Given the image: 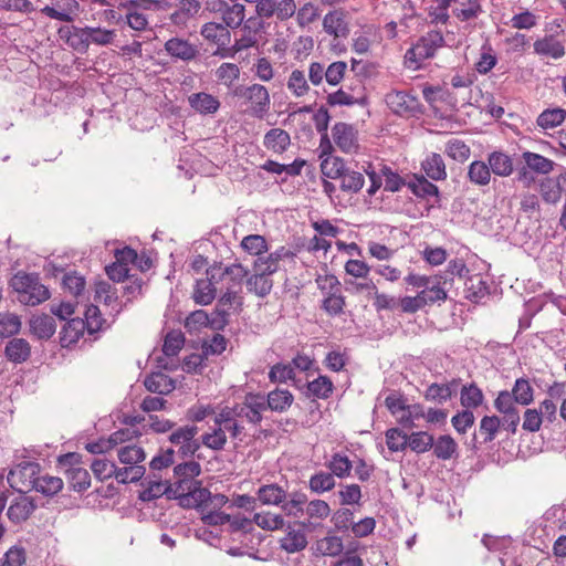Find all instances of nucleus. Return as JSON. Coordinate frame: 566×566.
Wrapping results in <instances>:
<instances>
[{
	"label": "nucleus",
	"instance_id": "nucleus-1",
	"mask_svg": "<svg viewBox=\"0 0 566 566\" xmlns=\"http://www.w3.org/2000/svg\"><path fill=\"white\" fill-rule=\"evenodd\" d=\"M247 401L248 397H245L243 403L222 408L218 416L213 418L212 432L202 436V444L212 450H221L227 441L226 431L231 432V436L237 438L244 429L243 418L248 416L245 412Z\"/></svg>",
	"mask_w": 566,
	"mask_h": 566
},
{
	"label": "nucleus",
	"instance_id": "nucleus-2",
	"mask_svg": "<svg viewBox=\"0 0 566 566\" xmlns=\"http://www.w3.org/2000/svg\"><path fill=\"white\" fill-rule=\"evenodd\" d=\"M211 279L217 280L220 303L232 304L237 302L238 293L242 290V281L247 270L241 264L223 265L222 263L210 266Z\"/></svg>",
	"mask_w": 566,
	"mask_h": 566
},
{
	"label": "nucleus",
	"instance_id": "nucleus-3",
	"mask_svg": "<svg viewBox=\"0 0 566 566\" xmlns=\"http://www.w3.org/2000/svg\"><path fill=\"white\" fill-rule=\"evenodd\" d=\"M11 286L18 294V301L28 306H36L49 300L51 295L49 289L34 273H17L11 280Z\"/></svg>",
	"mask_w": 566,
	"mask_h": 566
},
{
	"label": "nucleus",
	"instance_id": "nucleus-4",
	"mask_svg": "<svg viewBox=\"0 0 566 566\" xmlns=\"http://www.w3.org/2000/svg\"><path fill=\"white\" fill-rule=\"evenodd\" d=\"M259 397L250 395V422L258 423L262 420L261 412L272 410L283 412L291 407L294 397L287 389H275L268 395V401H258Z\"/></svg>",
	"mask_w": 566,
	"mask_h": 566
},
{
	"label": "nucleus",
	"instance_id": "nucleus-5",
	"mask_svg": "<svg viewBox=\"0 0 566 566\" xmlns=\"http://www.w3.org/2000/svg\"><path fill=\"white\" fill-rule=\"evenodd\" d=\"M281 254L270 253L266 258H258L253 263L254 274L250 277V285L253 286L255 294L265 296L272 289L270 275L277 269Z\"/></svg>",
	"mask_w": 566,
	"mask_h": 566
},
{
	"label": "nucleus",
	"instance_id": "nucleus-6",
	"mask_svg": "<svg viewBox=\"0 0 566 566\" xmlns=\"http://www.w3.org/2000/svg\"><path fill=\"white\" fill-rule=\"evenodd\" d=\"M443 43L444 38L440 31H430L407 51L406 60L418 67L421 61L432 57Z\"/></svg>",
	"mask_w": 566,
	"mask_h": 566
},
{
	"label": "nucleus",
	"instance_id": "nucleus-7",
	"mask_svg": "<svg viewBox=\"0 0 566 566\" xmlns=\"http://www.w3.org/2000/svg\"><path fill=\"white\" fill-rule=\"evenodd\" d=\"M41 468L36 462H21L8 474V482L19 493L34 490Z\"/></svg>",
	"mask_w": 566,
	"mask_h": 566
},
{
	"label": "nucleus",
	"instance_id": "nucleus-8",
	"mask_svg": "<svg viewBox=\"0 0 566 566\" xmlns=\"http://www.w3.org/2000/svg\"><path fill=\"white\" fill-rule=\"evenodd\" d=\"M386 104L397 115L415 116L420 112L419 99L402 91H391L386 95Z\"/></svg>",
	"mask_w": 566,
	"mask_h": 566
},
{
	"label": "nucleus",
	"instance_id": "nucleus-9",
	"mask_svg": "<svg viewBox=\"0 0 566 566\" xmlns=\"http://www.w3.org/2000/svg\"><path fill=\"white\" fill-rule=\"evenodd\" d=\"M331 514L329 504L319 499L307 501L305 504L304 515L305 518L300 522L301 526L307 531H314L322 526V523Z\"/></svg>",
	"mask_w": 566,
	"mask_h": 566
},
{
	"label": "nucleus",
	"instance_id": "nucleus-10",
	"mask_svg": "<svg viewBox=\"0 0 566 566\" xmlns=\"http://www.w3.org/2000/svg\"><path fill=\"white\" fill-rule=\"evenodd\" d=\"M197 433L198 428L196 426H184L169 436V441L179 446V452L184 457L192 455L200 448V443L195 439Z\"/></svg>",
	"mask_w": 566,
	"mask_h": 566
},
{
	"label": "nucleus",
	"instance_id": "nucleus-11",
	"mask_svg": "<svg viewBox=\"0 0 566 566\" xmlns=\"http://www.w3.org/2000/svg\"><path fill=\"white\" fill-rule=\"evenodd\" d=\"M332 135L342 151L352 154L358 149L357 132L352 125L337 123L332 129Z\"/></svg>",
	"mask_w": 566,
	"mask_h": 566
},
{
	"label": "nucleus",
	"instance_id": "nucleus-12",
	"mask_svg": "<svg viewBox=\"0 0 566 566\" xmlns=\"http://www.w3.org/2000/svg\"><path fill=\"white\" fill-rule=\"evenodd\" d=\"M201 472L200 464L196 461H188L175 467L174 473L177 478L175 481V493L188 491L195 480Z\"/></svg>",
	"mask_w": 566,
	"mask_h": 566
},
{
	"label": "nucleus",
	"instance_id": "nucleus-13",
	"mask_svg": "<svg viewBox=\"0 0 566 566\" xmlns=\"http://www.w3.org/2000/svg\"><path fill=\"white\" fill-rule=\"evenodd\" d=\"M220 286L217 280L211 279L210 266L206 270V277L198 279L192 297L197 304H210L219 293Z\"/></svg>",
	"mask_w": 566,
	"mask_h": 566
},
{
	"label": "nucleus",
	"instance_id": "nucleus-14",
	"mask_svg": "<svg viewBox=\"0 0 566 566\" xmlns=\"http://www.w3.org/2000/svg\"><path fill=\"white\" fill-rule=\"evenodd\" d=\"M202 521L205 524L213 526L229 524L232 532H239L244 528L248 518L240 513L211 511L203 514Z\"/></svg>",
	"mask_w": 566,
	"mask_h": 566
},
{
	"label": "nucleus",
	"instance_id": "nucleus-15",
	"mask_svg": "<svg viewBox=\"0 0 566 566\" xmlns=\"http://www.w3.org/2000/svg\"><path fill=\"white\" fill-rule=\"evenodd\" d=\"M452 283V279L442 275L430 276V284H427L419 293L426 300V305L447 300L446 285Z\"/></svg>",
	"mask_w": 566,
	"mask_h": 566
},
{
	"label": "nucleus",
	"instance_id": "nucleus-16",
	"mask_svg": "<svg viewBox=\"0 0 566 566\" xmlns=\"http://www.w3.org/2000/svg\"><path fill=\"white\" fill-rule=\"evenodd\" d=\"M534 53L539 56L559 60L565 55V48L555 34H546L537 39L534 44Z\"/></svg>",
	"mask_w": 566,
	"mask_h": 566
},
{
	"label": "nucleus",
	"instance_id": "nucleus-17",
	"mask_svg": "<svg viewBox=\"0 0 566 566\" xmlns=\"http://www.w3.org/2000/svg\"><path fill=\"white\" fill-rule=\"evenodd\" d=\"M59 34L65 38L66 43L77 52H86L90 46L88 27L80 28L76 25L60 28Z\"/></svg>",
	"mask_w": 566,
	"mask_h": 566
},
{
	"label": "nucleus",
	"instance_id": "nucleus-18",
	"mask_svg": "<svg viewBox=\"0 0 566 566\" xmlns=\"http://www.w3.org/2000/svg\"><path fill=\"white\" fill-rule=\"evenodd\" d=\"M35 507L36 505L34 504L33 500L27 496L25 493H21L10 504L7 515L11 522L19 524L27 521Z\"/></svg>",
	"mask_w": 566,
	"mask_h": 566
},
{
	"label": "nucleus",
	"instance_id": "nucleus-19",
	"mask_svg": "<svg viewBox=\"0 0 566 566\" xmlns=\"http://www.w3.org/2000/svg\"><path fill=\"white\" fill-rule=\"evenodd\" d=\"M200 8L198 0H181L170 14V21L178 28H187L188 23L196 18Z\"/></svg>",
	"mask_w": 566,
	"mask_h": 566
},
{
	"label": "nucleus",
	"instance_id": "nucleus-20",
	"mask_svg": "<svg viewBox=\"0 0 566 566\" xmlns=\"http://www.w3.org/2000/svg\"><path fill=\"white\" fill-rule=\"evenodd\" d=\"M166 52L175 57L182 61H191L198 54L196 45L191 44L188 40L180 38H171L165 43Z\"/></svg>",
	"mask_w": 566,
	"mask_h": 566
},
{
	"label": "nucleus",
	"instance_id": "nucleus-21",
	"mask_svg": "<svg viewBox=\"0 0 566 566\" xmlns=\"http://www.w3.org/2000/svg\"><path fill=\"white\" fill-rule=\"evenodd\" d=\"M323 29L326 33L335 38L347 36L349 29L345 20V12L343 10H334L325 14L323 19Z\"/></svg>",
	"mask_w": 566,
	"mask_h": 566
},
{
	"label": "nucleus",
	"instance_id": "nucleus-22",
	"mask_svg": "<svg viewBox=\"0 0 566 566\" xmlns=\"http://www.w3.org/2000/svg\"><path fill=\"white\" fill-rule=\"evenodd\" d=\"M407 187L418 198L428 199L434 197L437 202L440 199L439 188L423 175H413L412 178L407 181Z\"/></svg>",
	"mask_w": 566,
	"mask_h": 566
},
{
	"label": "nucleus",
	"instance_id": "nucleus-23",
	"mask_svg": "<svg viewBox=\"0 0 566 566\" xmlns=\"http://www.w3.org/2000/svg\"><path fill=\"white\" fill-rule=\"evenodd\" d=\"M4 356L13 364H22L31 356V345L24 338L13 337L6 344Z\"/></svg>",
	"mask_w": 566,
	"mask_h": 566
},
{
	"label": "nucleus",
	"instance_id": "nucleus-24",
	"mask_svg": "<svg viewBox=\"0 0 566 566\" xmlns=\"http://www.w3.org/2000/svg\"><path fill=\"white\" fill-rule=\"evenodd\" d=\"M270 108V95L268 90L260 84L250 86V113L262 118Z\"/></svg>",
	"mask_w": 566,
	"mask_h": 566
},
{
	"label": "nucleus",
	"instance_id": "nucleus-25",
	"mask_svg": "<svg viewBox=\"0 0 566 566\" xmlns=\"http://www.w3.org/2000/svg\"><path fill=\"white\" fill-rule=\"evenodd\" d=\"M182 505L208 506L211 493L208 489L201 488L200 482L192 483L188 491L176 493Z\"/></svg>",
	"mask_w": 566,
	"mask_h": 566
},
{
	"label": "nucleus",
	"instance_id": "nucleus-26",
	"mask_svg": "<svg viewBox=\"0 0 566 566\" xmlns=\"http://www.w3.org/2000/svg\"><path fill=\"white\" fill-rule=\"evenodd\" d=\"M421 169L426 177L433 181H441L447 179V167L440 154L431 153L421 163Z\"/></svg>",
	"mask_w": 566,
	"mask_h": 566
},
{
	"label": "nucleus",
	"instance_id": "nucleus-27",
	"mask_svg": "<svg viewBox=\"0 0 566 566\" xmlns=\"http://www.w3.org/2000/svg\"><path fill=\"white\" fill-rule=\"evenodd\" d=\"M488 164L491 174L499 177H509L514 171L513 159L510 155L504 151H492L488 155Z\"/></svg>",
	"mask_w": 566,
	"mask_h": 566
},
{
	"label": "nucleus",
	"instance_id": "nucleus-28",
	"mask_svg": "<svg viewBox=\"0 0 566 566\" xmlns=\"http://www.w3.org/2000/svg\"><path fill=\"white\" fill-rule=\"evenodd\" d=\"M201 35L218 48H226L230 43V32L228 27L221 23L208 22L201 29Z\"/></svg>",
	"mask_w": 566,
	"mask_h": 566
},
{
	"label": "nucleus",
	"instance_id": "nucleus-29",
	"mask_svg": "<svg viewBox=\"0 0 566 566\" xmlns=\"http://www.w3.org/2000/svg\"><path fill=\"white\" fill-rule=\"evenodd\" d=\"M144 386L150 392L168 395L175 389V381L164 373H153L144 380Z\"/></svg>",
	"mask_w": 566,
	"mask_h": 566
},
{
	"label": "nucleus",
	"instance_id": "nucleus-30",
	"mask_svg": "<svg viewBox=\"0 0 566 566\" xmlns=\"http://www.w3.org/2000/svg\"><path fill=\"white\" fill-rule=\"evenodd\" d=\"M189 105L200 114H214L220 107V102L211 94L200 92L188 97Z\"/></svg>",
	"mask_w": 566,
	"mask_h": 566
},
{
	"label": "nucleus",
	"instance_id": "nucleus-31",
	"mask_svg": "<svg viewBox=\"0 0 566 566\" xmlns=\"http://www.w3.org/2000/svg\"><path fill=\"white\" fill-rule=\"evenodd\" d=\"M307 496L303 492L286 493V499L280 504L282 511L291 517L300 518L304 515Z\"/></svg>",
	"mask_w": 566,
	"mask_h": 566
},
{
	"label": "nucleus",
	"instance_id": "nucleus-32",
	"mask_svg": "<svg viewBox=\"0 0 566 566\" xmlns=\"http://www.w3.org/2000/svg\"><path fill=\"white\" fill-rule=\"evenodd\" d=\"M566 119V109L560 107L546 108L536 118V125L543 130L560 126Z\"/></svg>",
	"mask_w": 566,
	"mask_h": 566
},
{
	"label": "nucleus",
	"instance_id": "nucleus-33",
	"mask_svg": "<svg viewBox=\"0 0 566 566\" xmlns=\"http://www.w3.org/2000/svg\"><path fill=\"white\" fill-rule=\"evenodd\" d=\"M30 328L39 338H50L56 329L55 321L48 314L33 316L30 319Z\"/></svg>",
	"mask_w": 566,
	"mask_h": 566
},
{
	"label": "nucleus",
	"instance_id": "nucleus-34",
	"mask_svg": "<svg viewBox=\"0 0 566 566\" xmlns=\"http://www.w3.org/2000/svg\"><path fill=\"white\" fill-rule=\"evenodd\" d=\"M491 176L489 164L485 161L474 160L468 167V179L475 186H488L491 181Z\"/></svg>",
	"mask_w": 566,
	"mask_h": 566
},
{
	"label": "nucleus",
	"instance_id": "nucleus-35",
	"mask_svg": "<svg viewBox=\"0 0 566 566\" xmlns=\"http://www.w3.org/2000/svg\"><path fill=\"white\" fill-rule=\"evenodd\" d=\"M453 3L452 12L462 22L478 18L482 11L479 0H453Z\"/></svg>",
	"mask_w": 566,
	"mask_h": 566
},
{
	"label": "nucleus",
	"instance_id": "nucleus-36",
	"mask_svg": "<svg viewBox=\"0 0 566 566\" xmlns=\"http://www.w3.org/2000/svg\"><path fill=\"white\" fill-rule=\"evenodd\" d=\"M455 380L448 384L433 382L424 391V399L436 403H444L451 399Z\"/></svg>",
	"mask_w": 566,
	"mask_h": 566
},
{
	"label": "nucleus",
	"instance_id": "nucleus-37",
	"mask_svg": "<svg viewBox=\"0 0 566 566\" xmlns=\"http://www.w3.org/2000/svg\"><path fill=\"white\" fill-rule=\"evenodd\" d=\"M433 454L440 460H450L458 454V443L449 436H440L437 440L433 439Z\"/></svg>",
	"mask_w": 566,
	"mask_h": 566
},
{
	"label": "nucleus",
	"instance_id": "nucleus-38",
	"mask_svg": "<svg viewBox=\"0 0 566 566\" xmlns=\"http://www.w3.org/2000/svg\"><path fill=\"white\" fill-rule=\"evenodd\" d=\"M85 323L81 318L70 319L61 331V343L63 346L75 344L84 334Z\"/></svg>",
	"mask_w": 566,
	"mask_h": 566
},
{
	"label": "nucleus",
	"instance_id": "nucleus-39",
	"mask_svg": "<svg viewBox=\"0 0 566 566\" xmlns=\"http://www.w3.org/2000/svg\"><path fill=\"white\" fill-rule=\"evenodd\" d=\"M522 158L527 168L537 174L547 175L554 169V161L543 155L527 150L522 154Z\"/></svg>",
	"mask_w": 566,
	"mask_h": 566
},
{
	"label": "nucleus",
	"instance_id": "nucleus-40",
	"mask_svg": "<svg viewBox=\"0 0 566 566\" xmlns=\"http://www.w3.org/2000/svg\"><path fill=\"white\" fill-rule=\"evenodd\" d=\"M286 499V492L277 484H266L258 490V501L265 505H280Z\"/></svg>",
	"mask_w": 566,
	"mask_h": 566
},
{
	"label": "nucleus",
	"instance_id": "nucleus-41",
	"mask_svg": "<svg viewBox=\"0 0 566 566\" xmlns=\"http://www.w3.org/2000/svg\"><path fill=\"white\" fill-rule=\"evenodd\" d=\"M66 479L70 488L76 492L85 491L91 485L88 471L81 467H71L66 470Z\"/></svg>",
	"mask_w": 566,
	"mask_h": 566
},
{
	"label": "nucleus",
	"instance_id": "nucleus-42",
	"mask_svg": "<svg viewBox=\"0 0 566 566\" xmlns=\"http://www.w3.org/2000/svg\"><path fill=\"white\" fill-rule=\"evenodd\" d=\"M291 138L289 133L281 128L270 129L264 136V145L274 153H283L290 145Z\"/></svg>",
	"mask_w": 566,
	"mask_h": 566
},
{
	"label": "nucleus",
	"instance_id": "nucleus-43",
	"mask_svg": "<svg viewBox=\"0 0 566 566\" xmlns=\"http://www.w3.org/2000/svg\"><path fill=\"white\" fill-rule=\"evenodd\" d=\"M280 543L281 547L287 553H296L306 547L307 538L303 530H293L289 526L286 535Z\"/></svg>",
	"mask_w": 566,
	"mask_h": 566
},
{
	"label": "nucleus",
	"instance_id": "nucleus-44",
	"mask_svg": "<svg viewBox=\"0 0 566 566\" xmlns=\"http://www.w3.org/2000/svg\"><path fill=\"white\" fill-rule=\"evenodd\" d=\"M217 328L216 319L203 310L192 312L185 321V327L189 333L197 332L202 327Z\"/></svg>",
	"mask_w": 566,
	"mask_h": 566
},
{
	"label": "nucleus",
	"instance_id": "nucleus-45",
	"mask_svg": "<svg viewBox=\"0 0 566 566\" xmlns=\"http://www.w3.org/2000/svg\"><path fill=\"white\" fill-rule=\"evenodd\" d=\"M344 549L343 539L339 536H325L315 544V552L322 556H337Z\"/></svg>",
	"mask_w": 566,
	"mask_h": 566
},
{
	"label": "nucleus",
	"instance_id": "nucleus-46",
	"mask_svg": "<svg viewBox=\"0 0 566 566\" xmlns=\"http://www.w3.org/2000/svg\"><path fill=\"white\" fill-rule=\"evenodd\" d=\"M336 485L334 475L331 472L319 471L310 478L308 486L312 492L322 494L333 490Z\"/></svg>",
	"mask_w": 566,
	"mask_h": 566
},
{
	"label": "nucleus",
	"instance_id": "nucleus-47",
	"mask_svg": "<svg viewBox=\"0 0 566 566\" xmlns=\"http://www.w3.org/2000/svg\"><path fill=\"white\" fill-rule=\"evenodd\" d=\"M539 193L547 203H556L562 198V187L559 180L544 178L539 182Z\"/></svg>",
	"mask_w": 566,
	"mask_h": 566
},
{
	"label": "nucleus",
	"instance_id": "nucleus-48",
	"mask_svg": "<svg viewBox=\"0 0 566 566\" xmlns=\"http://www.w3.org/2000/svg\"><path fill=\"white\" fill-rule=\"evenodd\" d=\"M432 6L429 9V18L432 23L447 24L450 20L449 9L453 0H430Z\"/></svg>",
	"mask_w": 566,
	"mask_h": 566
},
{
	"label": "nucleus",
	"instance_id": "nucleus-49",
	"mask_svg": "<svg viewBox=\"0 0 566 566\" xmlns=\"http://www.w3.org/2000/svg\"><path fill=\"white\" fill-rule=\"evenodd\" d=\"M483 400V392L475 384L462 387L460 401L465 409L478 408L482 405Z\"/></svg>",
	"mask_w": 566,
	"mask_h": 566
},
{
	"label": "nucleus",
	"instance_id": "nucleus-50",
	"mask_svg": "<svg viewBox=\"0 0 566 566\" xmlns=\"http://www.w3.org/2000/svg\"><path fill=\"white\" fill-rule=\"evenodd\" d=\"M446 154L455 161L464 163L471 156V148L461 139L451 138L446 143Z\"/></svg>",
	"mask_w": 566,
	"mask_h": 566
},
{
	"label": "nucleus",
	"instance_id": "nucleus-51",
	"mask_svg": "<svg viewBox=\"0 0 566 566\" xmlns=\"http://www.w3.org/2000/svg\"><path fill=\"white\" fill-rule=\"evenodd\" d=\"M327 468L334 476L344 479L350 475L353 463L347 455L342 453H335L332 455Z\"/></svg>",
	"mask_w": 566,
	"mask_h": 566
},
{
	"label": "nucleus",
	"instance_id": "nucleus-52",
	"mask_svg": "<svg viewBox=\"0 0 566 566\" xmlns=\"http://www.w3.org/2000/svg\"><path fill=\"white\" fill-rule=\"evenodd\" d=\"M501 428V419L497 416H484L479 426V434L483 438L482 442H492Z\"/></svg>",
	"mask_w": 566,
	"mask_h": 566
},
{
	"label": "nucleus",
	"instance_id": "nucleus-53",
	"mask_svg": "<svg viewBox=\"0 0 566 566\" xmlns=\"http://www.w3.org/2000/svg\"><path fill=\"white\" fill-rule=\"evenodd\" d=\"M63 489V481L61 478L52 476L49 474L40 475L35 483L34 490L46 495L52 496L59 493Z\"/></svg>",
	"mask_w": 566,
	"mask_h": 566
},
{
	"label": "nucleus",
	"instance_id": "nucleus-54",
	"mask_svg": "<svg viewBox=\"0 0 566 566\" xmlns=\"http://www.w3.org/2000/svg\"><path fill=\"white\" fill-rule=\"evenodd\" d=\"M364 175L349 168L340 177V189L344 192L356 193L364 187Z\"/></svg>",
	"mask_w": 566,
	"mask_h": 566
},
{
	"label": "nucleus",
	"instance_id": "nucleus-55",
	"mask_svg": "<svg viewBox=\"0 0 566 566\" xmlns=\"http://www.w3.org/2000/svg\"><path fill=\"white\" fill-rule=\"evenodd\" d=\"M513 398L522 406L530 405L534 399V391L530 381L525 378L516 379L512 391Z\"/></svg>",
	"mask_w": 566,
	"mask_h": 566
},
{
	"label": "nucleus",
	"instance_id": "nucleus-56",
	"mask_svg": "<svg viewBox=\"0 0 566 566\" xmlns=\"http://www.w3.org/2000/svg\"><path fill=\"white\" fill-rule=\"evenodd\" d=\"M117 455L118 460L126 465H140L139 463L146 458L144 449L135 444L120 448Z\"/></svg>",
	"mask_w": 566,
	"mask_h": 566
},
{
	"label": "nucleus",
	"instance_id": "nucleus-57",
	"mask_svg": "<svg viewBox=\"0 0 566 566\" xmlns=\"http://www.w3.org/2000/svg\"><path fill=\"white\" fill-rule=\"evenodd\" d=\"M407 447L417 453H424L433 447V436L424 431L412 432L408 436Z\"/></svg>",
	"mask_w": 566,
	"mask_h": 566
},
{
	"label": "nucleus",
	"instance_id": "nucleus-58",
	"mask_svg": "<svg viewBox=\"0 0 566 566\" xmlns=\"http://www.w3.org/2000/svg\"><path fill=\"white\" fill-rule=\"evenodd\" d=\"M146 472L144 465H127L117 468L114 478L117 482L126 484L139 481Z\"/></svg>",
	"mask_w": 566,
	"mask_h": 566
},
{
	"label": "nucleus",
	"instance_id": "nucleus-59",
	"mask_svg": "<svg viewBox=\"0 0 566 566\" xmlns=\"http://www.w3.org/2000/svg\"><path fill=\"white\" fill-rule=\"evenodd\" d=\"M321 169L325 177L331 179H340L347 167L342 158L329 157L322 161Z\"/></svg>",
	"mask_w": 566,
	"mask_h": 566
},
{
	"label": "nucleus",
	"instance_id": "nucleus-60",
	"mask_svg": "<svg viewBox=\"0 0 566 566\" xmlns=\"http://www.w3.org/2000/svg\"><path fill=\"white\" fill-rule=\"evenodd\" d=\"M467 298L471 302L479 303L484 296L489 294L486 283L479 276L469 277L467 281Z\"/></svg>",
	"mask_w": 566,
	"mask_h": 566
},
{
	"label": "nucleus",
	"instance_id": "nucleus-61",
	"mask_svg": "<svg viewBox=\"0 0 566 566\" xmlns=\"http://www.w3.org/2000/svg\"><path fill=\"white\" fill-rule=\"evenodd\" d=\"M307 389L313 397L326 399L333 392L334 385L327 376H319L308 382Z\"/></svg>",
	"mask_w": 566,
	"mask_h": 566
},
{
	"label": "nucleus",
	"instance_id": "nucleus-62",
	"mask_svg": "<svg viewBox=\"0 0 566 566\" xmlns=\"http://www.w3.org/2000/svg\"><path fill=\"white\" fill-rule=\"evenodd\" d=\"M253 522L261 528L266 531L280 530L284 526V520L279 514L273 513H255Z\"/></svg>",
	"mask_w": 566,
	"mask_h": 566
},
{
	"label": "nucleus",
	"instance_id": "nucleus-63",
	"mask_svg": "<svg viewBox=\"0 0 566 566\" xmlns=\"http://www.w3.org/2000/svg\"><path fill=\"white\" fill-rule=\"evenodd\" d=\"M315 283L324 297L342 291V284L334 274L317 275Z\"/></svg>",
	"mask_w": 566,
	"mask_h": 566
},
{
	"label": "nucleus",
	"instance_id": "nucleus-64",
	"mask_svg": "<svg viewBox=\"0 0 566 566\" xmlns=\"http://www.w3.org/2000/svg\"><path fill=\"white\" fill-rule=\"evenodd\" d=\"M27 562V553L22 546L10 547L0 560V566H23Z\"/></svg>",
	"mask_w": 566,
	"mask_h": 566
}]
</instances>
